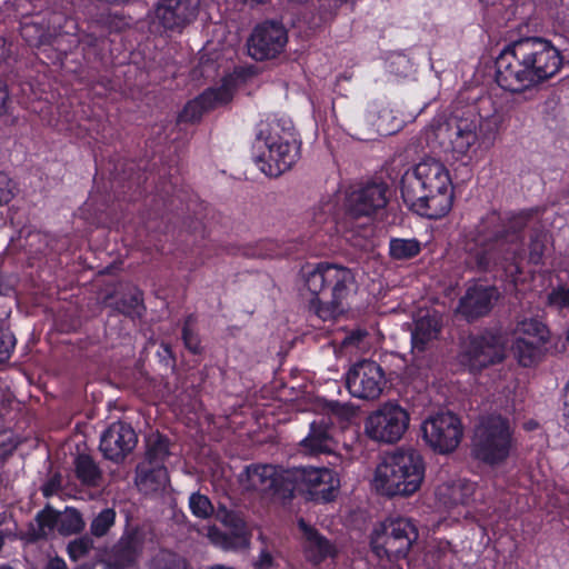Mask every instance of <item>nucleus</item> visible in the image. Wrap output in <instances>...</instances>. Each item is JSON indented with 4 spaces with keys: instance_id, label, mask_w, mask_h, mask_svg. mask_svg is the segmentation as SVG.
Instances as JSON below:
<instances>
[{
    "instance_id": "obj_30",
    "label": "nucleus",
    "mask_w": 569,
    "mask_h": 569,
    "mask_svg": "<svg viewBox=\"0 0 569 569\" xmlns=\"http://www.w3.org/2000/svg\"><path fill=\"white\" fill-rule=\"evenodd\" d=\"M516 339L527 341L547 342L549 340L548 328L535 318H523L515 328Z\"/></svg>"
},
{
    "instance_id": "obj_15",
    "label": "nucleus",
    "mask_w": 569,
    "mask_h": 569,
    "mask_svg": "<svg viewBox=\"0 0 569 569\" xmlns=\"http://www.w3.org/2000/svg\"><path fill=\"white\" fill-rule=\"evenodd\" d=\"M505 356L503 338L499 335L486 333L469 340L461 356V362L470 370L477 371L502 361Z\"/></svg>"
},
{
    "instance_id": "obj_8",
    "label": "nucleus",
    "mask_w": 569,
    "mask_h": 569,
    "mask_svg": "<svg viewBox=\"0 0 569 569\" xmlns=\"http://www.w3.org/2000/svg\"><path fill=\"white\" fill-rule=\"evenodd\" d=\"M513 447V430L508 419L500 415H488L479 419L472 438V452L482 462L497 466L503 463Z\"/></svg>"
},
{
    "instance_id": "obj_27",
    "label": "nucleus",
    "mask_w": 569,
    "mask_h": 569,
    "mask_svg": "<svg viewBox=\"0 0 569 569\" xmlns=\"http://www.w3.org/2000/svg\"><path fill=\"white\" fill-rule=\"evenodd\" d=\"M233 527L234 532L229 536L219 529L211 527L208 529V538L214 546L226 550L236 551L249 547V537L244 530V523L241 519L224 520Z\"/></svg>"
},
{
    "instance_id": "obj_49",
    "label": "nucleus",
    "mask_w": 569,
    "mask_h": 569,
    "mask_svg": "<svg viewBox=\"0 0 569 569\" xmlns=\"http://www.w3.org/2000/svg\"><path fill=\"white\" fill-rule=\"evenodd\" d=\"M44 569H68V567L62 558L54 557L49 560Z\"/></svg>"
},
{
    "instance_id": "obj_43",
    "label": "nucleus",
    "mask_w": 569,
    "mask_h": 569,
    "mask_svg": "<svg viewBox=\"0 0 569 569\" xmlns=\"http://www.w3.org/2000/svg\"><path fill=\"white\" fill-rule=\"evenodd\" d=\"M336 204L331 200H326L318 206L312 208V221L316 224L325 223L329 218L332 217Z\"/></svg>"
},
{
    "instance_id": "obj_10",
    "label": "nucleus",
    "mask_w": 569,
    "mask_h": 569,
    "mask_svg": "<svg viewBox=\"0 0 569 569\" xmlns=\"http://www.w3.org/2000/svg\"><path fill=\"white\" fill-rule=\"evenodd\" d=\"M410 422L408 411L396 402H385L365 420V432L373 441L395 443L406 433Z\"/></svg>"
},
{
    "instance_id": "obj_41",
    "label": "nucleus",
    "mask_w": 569,
    "mask_h": 569,
    "mask_svg": "<svg viewBox=\"0 0 569 569\" xmlns=\"http://www.w3.org/2000/svg\"><path fill=\"white\" fill-rule=\"evenodd\" d=\"M548 237L545 232H537L531 237L529 244V261L538 264L542 261Z\"/></svg>"
},
{
    "instance_id": "obj_58",
    "label": "nucleus",
    "mask_w": 569,
    "mask_h": 569,
    "mask_svg": "<svg viewBox=\"0 0 569 569\" xmlns=\"http://www.w3.org/2000/svg\"><path fill=\"white\" fill-rule=\"evenodd\" d=\"M566 340H567V342H568V345H569V330L567 331Z\"/></svg>"
},
{
    "instance_id": "obj_7",
    "label": "nucleus",
    "mask_w": 569,
    "mask_h": 569,
    "mask_svg": "<svg viewBox=\"0 0 569 569\" xmlns=\"http://www.w3.org/2000/svg\"><path fill=\"white\" fill-rule=\"evenodd\" d=\"M520 220L516 219L507 226L502 219L495 212L488 214L476 228L471 242L467 250L475 264L485 269L491 260V249L496 246L503 247L509 244L508 252L516 257L518 253L519 236L517 228L520 227Z\"/></svg>"
},
{
    "instance_id": "obj_13",
    "label": "nucleus",
    "mask_w": 569,
    "mask_h": 569,
    "mask_svg": "<svg viewBox=\"0 0 569 569\" xmlns=\"http://www.w3.org/2000/svg\"><path fill=\"white\" fill-rule=\"evenodd\" d=\"M199 0H159L149 13L156 32L181 31L198 13Z\"/></svg>"
},
{
    "instance_id": "obj_39",
    "label": "nucleus",
    "mask_w": 569,
    "mask_h": 569,
    "mask_svg": "<svg viewBox=\"0 0 569 569\" xmlns=\"http://www.w3.org/2000/svg\"><path fill=\"white\" fill-rule=\"evenodd\" d=\"M192 513L201 519L209 518L213 513V506L210 500L200 493H192L189 499Z\"/></svg>"
},
{
    "instance_id": "obj_46",
    "label": "nucleus",
    "mask_w": 569,
    "mask_h": 569,
    "mask_svg": "<svg viewBox=\"0 0 569 569\" xmlns=\"http://www.w3.org/2000/svg\"><path fill=\"white\" fill-rule=\"evenodd\" d=\"M549 303L557 308H568L569 307V289L561 288L552 291L549 295Z\"/></svg>"
},
{
    "instance_id": "obj_40",
    "label": "nucleus",
    "mask_w": 569,
    "mask_h": 569,
    "mask_svg": "<svg viewBox=\"0 0 569 569\" xmlns=\"http://www.w3.org/2000/svg\"><path fill=\"white\" fill-rule=\"evenodd\" d=\"M93 548V541L91 538L84 536L78 539H74L68 545V555L71 560L78 561L83 558L89 551Z\"/></svg>"
},
{
    "instance_id": "obj_55",
    "label": "nucleus",
    "mask_w": 569,
    "mask_h": 569,
    "mask_svg": "<svg viewBox=\"0 0 569 569\" xmlns=\"http://www.w3.org/2000/svg\"><path fill=\"white\" fill-rule=\"evenodd\" d=\"M261 563L269 566L271 563V557L269 553L261 555Z\"/></svg>"
},
{
    "instance_id": "obj_51",
    "label": "nucleus",
    "mask_w": 569,
    "mask_h": 569,
    "mask_svg": "<svg viewBox=\"0 0 569 569\" xmlns=\"http://www.w3.org/2000/svg\"><path fill=\"white\" fill-rule=\"evenodd\" d=\"M59 486L60 483L56 479L50 480L42 489L43 495L46 497L53 495L58 490Z\"/></svg>"
},
{
    "instance_id": "obj_20",
    "label": "nucleus",
    "mask_w": 569,
    "mask_h": 569,
    "mask_svg": "<svg viewBox=\"0 0 569 569\" xmlns=\"http://www.w3.org/2000/svg\"><path fill=\"white\" fill-rule=\"evenodd\" d=\"M239 481L246 490L268 492L280 487L286 491L288 481L282 478V471L278 472L273 466H250L240 473Z\"/></svg>"
},
{
    "instance_id": "obj_2",
    "label": "nucleus",
    "mask_w": 569,
    "mask_h": 569,
    "mask_svg": "<svg viewBox=\"0 0 569 569\" xmlns=\"http://www.w3.org/2000/svg\"><path fill=\"white\" fill-rule=\"evenodd\" d=\"M401 194L408 207L419 216L441 218L452 206L450 173L439 160L422 159L402 176Z\"/></svg>"
},
{
    "instance_id": "obj_21",
    "label": "nucleus",
    "mask_w": 569,
    "mask_h": 569,
    "mask_svg": "<svg viewBox=\"0 0 569 569\" xmlns=\"http://www.w3.org/2000/svg\"><path fill=\"white\" fill-rule=\"evenodd\" d=\"M442 327L441 316L436 311H420L411 332L412 351L422 353L438 339Z\"/></svg>"
},
{
    "instance_id": "obj_37",
    "label": "nucleus",
    "mask_w": 569,
    "mask_h": 569,
    "mask_svg": "<svg viewBox=\"0 0 569 569\" xmlns=\"http://www.w3.org/2000/svg\"><path fill=\"white\" fill-rule=\"evenodd\" d=\"M116 512L111 508L100 511L91 521L90 532L94 537H103L108 533L110 528L114 525Z\"/></svg>"
},
{
    "instance_id": "obj_29",
    "label": "nucleus",
    "mask_w": 569,
    "mask_h": 569,
    "mask_svg": "<svg viewBox=\"0 0 569 569\" xmlns=\"http://www.w3.org/2000/svg\"><path fill=\"white\" fill-rule=\"evenodd\" d=\"M168 482L169 477L164 467H157L150 470L141 469L137 477V486L146 495L163 490Z\"/></svg>"
},
{
    "instance_id": "obj_56",
    "label": "nucleus",
    "mask_w": 569,
    "mask_h": 569,
    "mask_svg": "<svg viewBox=\"0 0 569 569\" xmlns=\"http://www.w3.org/2000/svg\"><path fill=\"white\" fill-rule=\"evenodd\" d=\"M246 2H249L251 4H258V3H263L266 2L267 0H244Z\"/></svg>"
},
{
    "instance_id": "obj_6",
    "label": "nucleus",
    "mask_w": 569,
    "mask_h": 569,
    "mask_svg": "<svg viewBox=\"0 0 569 569\" xmlns=\"http://www.w3.org/2000/svg\"><path fill=\"white\" fill-rule=\"evenodd\" d=\"M254 148H266L268 153L257 156L260 169L270 177L289 170L299 158V144L292 127L273 117L260 120L256 126Z\"/></svg>"
},
{
    "instance_id": "obj_42",
    "label": "nucleus",
    "mask_w": 569,
    "mask_h": 569,
    "mask_svg": "<svg viewBox=\"0 0 569 569\" xmlns=\"http://www.w3.org/2000/svg\"><path fill=\"white\" fill-rule=\"evenodd\" d=\"M194 323V317L188 316L182 328V339L187 349L193 353H198L200 352V340L193 331Z\"/></svg>"
},
{
    "instance_id": "obj_22",
    "label": "nucleus",
    "mask_w": 569,
    "mask_h": 569,
    "mask_svg": "<svg viewBox=\"0 0 569 569\" xmlns=\"http://www.w3.org/2000/svg\"><path fill=\"white\" fill-rule=\"evenodd\" d=\"M53 16L48 12H38L23 16L20 21V34L22 39L32 47H40L50 43L56 34L52 27Z\"/></svg>"
},
{
    "instance_id": "obj_5",
    "label": "nucleus",
    "mask_w": 569,
    "mask_h": 569,
    "mask_svg": "<svg viewBox=\"0 0 569 569\" xmlns=\"http://www.w3.org/2000/svg\"><path fill=\"white\" fill-rule=\"evenodd\" d=\"M425 478V462L413 449H397L377 466L373 486L381 495L408 497L417 492Z\"/></svg>"
},
{
    "instance_id": "obj_17",
    "label": "nucleus",
    "mask_w": 569,
    "mask_h": 569,
    "mask_svg": "<svg viewBox=\"0 0 569 569\" xmlns=\"http://www.w3.org/2000/svg\"><path fill=\"white\" fill-rule=\"evenodd\" d=\"M388 187L383 182L358 186L347 198V210L353 217H369L387 204Z\"/></svg>"
},
{
    "instance_id": "obj_54",
    "label": "nucleus",
    "mask_w": 569,
    "mask_h": 569,
    "mask_svg": "<svg viewBox=\"0 0 569 569\" xmlns=\"http://www.w3.org/2000/svg\"><path fill=\"white\" fill-rule=\"evenodd\" d=\"M80 41L84 42V43H87L89 46H94L97 43L98 39L97 38H91V37H86V38L81 39Z\"/></svg>"
},
{
    "instance_id": "obj_52",
    "label": "nucleus",
    "mask_w": 569,
    "mask_h": 569,
    "mask_svg": "<svg viewBox=\"0 0 569 569\" xmlns=\"http://www.w3.org/2000/svg\"><path fill=\"white\" fill-rule=\"evenodd\" d=\"M10 47L7 40L0 37V61L6 60L10 56Z\"/></svg>"
},
{
    "instance_id": "obj_25",
    "label": "nucleus",
    "mask_w": 569,
    "mask_h": 569,
    "mask_svg": "<svg viewBox=\"0 0 569 569\" xmlns=\"http://www.w3.org/2000/svg\"><path fill=\"white\" fill-rule=\"evenodd\" d=\"M298 526L302 532L303 555L309 562L319 565L336 555L335 546L303 519H299Z\"/></svg>"
},
{
    "instance_id": "obj_34",
    "label": "nucleus",
    "mask_w": 569,
    "mask_h": 569,
    "mask_svg": "<svg viewBox=\"0 0 569 569\" xmlns=\"http://www.w3.org/2000/svg\"><path fill=\"white\" fill-rule=\"evenodd\" d=\"M421 250L416 239L393 238L389 243V253L393 259L406 260L416 257Z\"/></svg>"
},
{
    "instance_id": "obj_33",
    "label": "nucleus",
    "mask_w": 569,
    "mask_h": 569,
    "mask_svg": "<svg viewBox=\"0 0 569 569\" xmlns=\"http://www.w3.org/2000/svg\"><path fill=\"white\" fill-rule=\"evenodd\" d=\"M77 477L88 486H97L101 478V472L94 461L87 455H80L76 459Z\"/></svg>"
},
{
    "instance_id": "obj_53",
    "label": "nucleus",
    "mask_w": 569,
    "mask_h": 569,
    "mask_svg": "<svg viewBox=\"0 0 569 569\" xmlns=\"http://www.w3.org/2000/svg\"><path fill=\"white\" fill-rule=\"evenodd\" d=\"M563 416L568 419L569 425V393L566 395Z\"/></svg>"
},
{
    "instance_id": "obj_35",
    "label": "nucleus",
    "mask_w": 569,
    "mask_h": 569,
    "mask_svg": "<svg viewBox=\"0 0 569 569\" xmlns=\"http://www.w3.org/2000/svg\"><path fill=\"white\" fill-rule=\"evenodd\" d=\"M83 528L84 521L78 510L68 508L63 513H59L58 531L61 535L78 533Z\"/></svg>"
},
{
    "instance_id": "obj_44",
    "label": "nucleus",
    "mask_w": 569,
    "mask_h": 569,
    "mask_svg": "<svg viewBox=\"0 0 569 569\" xmlns=\"http://www.w3.org/2000/svg\"><path fill=\"white\" fill-rule=\"evenodd\" d=\"M14 346L13 335L9 330L0 328V362L9 359Z\"/></svg>"
},
{
    "instance_id": "obj_31",
    "label": "nucleus",
    "mask_w": 569,
    "mask_h": 569,
    "mask_svg": "<svg viewBox=\"0 0 569 569\" xmlns=\"http://www.w3.org/2000/svg\"><path fill=\"white\" fill-rule=\"evenodd\" d=\"M546 342H532L523 339H515L512 353L521 366L530 367L540 358L541 347Z\"/></svg>"
},
{
    "instance_id": "obj_14",
    "label": "nucleus",
    "mask_w": 569,
    "mask_h": 569,
    "mask_svg": "<svg viewBox=\"0 0 569 569\" xmlns=\"http://www.w3.org/2000/svg\"><path fill=\"white\" fill-rule=\"evenodd\" d=\"M386 383L383 369L371 360L357 362L347 375V388L353 397L359 399H378Z\"/></svg>"
},
{
    "instance_id": "obj_12",
    "label": "nucleus",
    "mask_w": 569,
    "mask_h": 569,
    "mask_svg": "<svg viewBox=\"0 0 569 569\" xmlns=\"http://www.w3.org/2000/svg\"><path fill=\"white\" fill-rule=\"evenodd\" d=\"M423 439L439 453L457 449L462 438L460 419L451 412H440L428 417L421 426Z\"/></svg>"
},
{
    "instance_id": "obj_36",
    "label": "nucleus",
    "mask_w": 569,
    "mask_h": 569,
    "mask_svg": "<svg viewBox=\"0 0 569 569\" xmlns=\"http://www.w3.org/2000/svg\"><path fill=\"white\" fill-rule=\"evenodd\" d=\"M38 530L33 532V539L44 538L52 532L59 521V513L50 508H46L37 516Z\"/></svg>"
},
{
    "instance_id": "obj_26",
    "label": "nucleus",
    "mask_w": 569,
    "mask_h": 569,
    "mask_svg": "<svg viewBox=\"0 0 569 569\" xmlns=\"http://www.w3.org/2000/svg\"><path fill=\"white\" fill-rule=\"evenodd\" d=\"M335 445L330 423L325 418L313 421L308 436L300 442L301 450L308 455L329 453Z\"/></svg>"
},
{
    "instance_id": "obj_1",
    "label": "nucleus",
    "mask_w": 569,
    "mask_h": 569,
    "mask_svg": "<svg viewBox=\"0 0 569 569\" xmlns=\"http://www.w3.org/2000/svg\"><path fill=\"white\" fill-rule=\"evenodd\" d=\"M561 64V54L550 41L536 37L520 39L497 58V82L510 92H523L553 77Z\"/></svg>"
},
{
    "instance_id": "obj_50",
    "label": "nucleus",
    "mask_w": 569,
    "mask_h": 569,
    "mask_svg": "<svg viewBox=\"0 0 569 569\" xmlns=\"http://www.w3.org/2000/svg\"><path fill=\"white\" fill-rule=\"evenodd\" d=\"M8 92L6 86L0 81V114L6 112Z\"/></svg>"
},
{
    "instance_id": "obj_9",
    "label": "nucleus",
    "mask_w": 569,
    "mask_h": 569,
    "mask_svg": "<svg viewBox=\"0 0 569 569\" xmlns=\"http://www.w3.org/2000/svg\"><path fill=\"white\" fill-rule=\"evenodd\" d=\"M418 539V529L408 518L382 522L372 533L371 546L379 558L390 561L406 558Z\"/></svg>"
},
{
    "instance_id": "obj_48",
    "label": "nucleus",
    "mask_w": 569,
    "mask_h": 569,
    "mask_svg": "<svg viewBox=\"0 0 569 569\" xmlns=\"http://www.w3.org/2000/svg\"><path fill=\"white\" fill-rule=\"evenodd\" d=\"M140 305V298L137 295H131L129 297V306L127 307L124 303L120 308L122 312L124 313H131L133 310H136Z\"/></svg>"
},
{
    "instance_id": "obj_18",
    "label": "nucleus",
    "mask_w": 569,
    "mask_h": 569,
    "mask_svg": "<svg viewBox=\"0 0 569 569\" xmlns=\"http://www.w3.org/2000/svg\"><path fill=\"white\" fill-rule=\"evenodd\" d=\"M136 445L137 435L131 426L114 422L102 433L100 450L107 459L119 462L132 451Z\"/></svg>"
},
{
    "instance_id": "obj_38",
    "label": "nucleus",
    "mask_w": 569,
    "mask_h": 569,
    "mask_svg": "<svg viewBox=\"0 0 569 569\" xmlns=\"http://www.w3.org/2000/svg\"><path fill=\"white\" fill-rule=\"evenodd\" d=\"M152 569H190L187 561L168 550L160 551L153 560Z\"/></svg>"
},
{
    "instance_id": "obj_32",
    "label": "nucleus",
    "mask_w": 569,
    "mask_h": 569,
    "mask_svg": "<svg viewBox=\"0 0 569 569\" xmlns=\"http://www.w3.org/2000/svg\"><path fill=\"white\" fill-rule=\"evenodd\" d=\"M170 455L168 439L156 433L147 438L146 456L153 468L163 467L162 463Z\"/></svg>"
},
{
    "instance_id": "obj_23",
    "label": "nucleus",
    "mask_w": 569,
    "mask_h": 569,
    "mask_svg": "<svg viewBox=\"0 0 569 569\" xmlns=\"http://www.w3.org/2000/svg\"><path fill=\"white\" fill-rule=\"evenodd\" d=\"M143 540L138 532L123 535L103 560L107 569H126L130 567L142 551Z\"/></svg>"
},
{
    "instance_id": "obj_19",
    "label": "nucleus",
    "mask_w": 569,
    "mask_h": 569,
    "mask_svg": "<svg viewBox=\"0 0 569 569\" xmlns=\"http://www.w3.org/2000/svg\"><path fill=\"white\" fill-rule=\"evenodd\" d=\"M236 78L229 77L218 89H208L197 99L188 102L180 114L183 121H196L209 109L228 103L234 93Z\"/></svg>"
},
{
    "instance_id": "obj_28",
    "label": "nucleus",
    "mask_w": 569,
    "mask_h": 569,
    "mask_svg": "<svg viewBox=\"0 0 569 569\" xmlns=\"http://www.w3.org/2000/svg\"><path fill=\"white\" fill-rule=\"evenodd\" d=\"M473 493L475 483L465 479L441 485L437 489L439 500L449 508L459 505H467L471 500Z\"/></svg>"
},
{
    "instance_id": "obj_47",
    "label": "nucleus",
    "mask_w": 569,
    "mask_h": 569,
    "mask_svg": "<svg viewBox=\"0 0 569 569\" xmlns=\"http://www.w3.org/2000/svg\"><path fill=\"white\" fill-rule=\"evenodd\" d=\"M0 447L3 448V452H9L16 447L11 432L3 431L0 433Z\"/></svg>"
},
{
    "instance_id": "obj_4",
    "label": "nucleus",
    "mask_w": 569,
    "mask_h": 569,
    "mask_svg": "<svg viewBox=\"0 0 569 569\" xmlns=\"http://www.w3.org/2000/svg\"><path fill=\"white\" fill-rule=\"evenodd\" d=\"M500 127L499 116L481 117L475 110H457L435 129V137L447 153L460 159L477 142H492Z\"/></svg>"
},
{
    "instance_id": "obj_3",
    "label": "nucleus",
    "mask_w": 569,
    "mask_h": 569,
    "mask_svg": "<svg viewBox=\"0 0 569 569\" xmlns=\"http://www.w3.org/2000/svg\"><path fill=\"white\" fill-rule=\"evenodd\" d=\"M305 286L311 295L310 310L323 321L342 315L356 292L352 271L338 264L320 263L305 273Z\"/></svg>"
},
{
    "instance_id": "obj_24",
    "label": "nucleus",
    "mask_w": 569,
    "mask_h": 569,
    "mask_svg": "<svg viewBox=\"0 0 569 569\" xmlns=\"http://www.w3.org/2000/svg\"><path fill=\"white\" fill-rule=\"evenodd\" d=\"M496 299L497 291L495 288L475 286L469 288L461 298L458 310L467 319H476L488 313Z\"/></svg>"
},
{
    "instance_id": "obj_45",
    "label": "nucleus",
    "mask_w": 569,
    "mask_h": 569,
    "mask_svg": "<svg viewBox=\"0 0 569 569\" xmlns=\"http://www.w3.org/2000/svg\"><path fill=\"white\" fill-rule=\"evenodd\" d=\"M14 197L12 180L3 172H0V206L8 203Z\"/></svg>"
},
{
    "instance_id": "obj_16",
    "label": "nucleus",
    "mask_w": 569,
    "mask_h": 569,
    "mask_svg": "<svg viewBox=\"0 0 569 569\" xmlns=\"http://www.w3.org/2000/svg\"><path fill=\"white\" fill-rule=\"evenodd\" d=\"M288 41L287 31L277 22H263L257 26L249 40L248 53L254 60H266L278 56Z\"/></svg>"
},
{
    "instance_id": "obj_11",
    "label": "nucleus",
    "mask_w": 569,
    "mask_h": 569,
    "mask_svg": "<svg viewBox=\"0 0 569 569\" xmlns=\"http://www.w3.org/2000/svg\"><path fill=\"white\" fill-rule=\"evenodd\" d=\"M282 478L288 481L286 491L307 488L323 500H331L340 487L338 475L328 468H292L282 470Z\"/></svg>"
},
{
    "instance_id": "obj_57",
    "label": "nucleus",
    "mask_w": 569,
    "mask_h": 569,
    "mask_svg": "<svg viewBox=\"0 0 569 569\" xmlns=\"http://www.w3.org/2000/svg\"><path fill=\"white\" fill-rule=\"evenodd\" d=\"M536 427H537V423H536V422H528V423L526 425V428H527L528 430L535 429Z\"/></svg>"
}]
</instances>
